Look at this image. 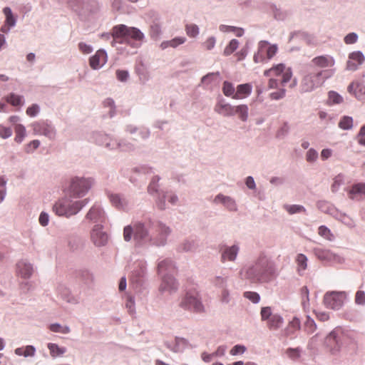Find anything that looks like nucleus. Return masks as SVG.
<instances>
[{
    "label": "nucleus",
    "instance_id": "5701e85b",
    "mask_svg": "<svg viewBox=\"0 0 365 365\" xmlns=\"http://www.w3.org/2000/svg\"><path fill=\"white\" fill-rule=\"evenodd\" d=\"M89 202V198L73 201L68 198L67 217L78 213Z\"/></svg>",
    "mask_w": 365,
    "mask_h": 365
},
{
    "label": "nucleus",
    "instance_id": "20e7f679",
    "mask_svg": "<svg viewBox=\"0 0 365 365\" xmlns=\"http://www.w3.org/2000/svg\"><path fill=\"white\" fill-rule=\"evenodd\" d=\"M153 226V222L149 220L147 223L137 222L133 226L127 225L123 229V239L125 242H130L133 235L134 240L138 245H142L145 242L150 243V235L148 228Z\"/></svg>",
    "mask_w": 365,
    "mask_h": 365
},
{
    "label": "nucleus",
    "instance_id": "0e129e2a",
    "mask_svg": "<svg viewBox=\"0 0 365 365\" xmlns=\"http://www.w3.org/2000/svg\"><path fill=\"white\" fill-rule=\"evenodd\" d=\"M344 178L341 175H338L334 178L333 183L331 186V191L336 192L339 187L343 184Z\"/></svg>",
    "mask_w": 365,
    "mask_h": 365
},
{
    "label": "nucleus",
    "instance_id": "39448f33",
    "mask_svg": "<svg viewBox=\"0 0 365 365\" xmlns=\"http://www.w3.org/2000/svg\"><path fill=\"white\" fill-rule=\"evenodd\" d=\"M93 185L91 178L83 177H75L71 180L69 186L70 196L75 198H80L85 196L91 188Z\"/></svg>",
    "mask_w": 365,
    "mask_h": 365
},
{
    "label": "nucleus",
    "instance_id": "412c9836",
    "mask_svg": "<svg viewBox=\"0 0 365 365\" xmlns=\"http://www.w3.org/2000/svg\"><path fill=\"white\" fill-rule=\"evenodd\" d=\"M34 131L38 135H43L49 139H53L56 136V130L47 123H36L33 125Z\"/></svg>",
    "mask_w": 365,
    "mask_h": 365
},
{
    "label": "nucleus",
    "instance_id": "e433bc0d",
    "mask_svg": "<svg viewBox=\"0 0 365 365\" xmlns=\"http://www.w3.org/2000/svg\"><path fill=\"white\" fill-rule=\"evenodd\" d=\"M198 248L197 242L192 240H185L178 247L180 252H195Z\"/></svg>",
    "mask_w": 365,
    "mask_h": 365
},
{
    "label": "nucleus",
    "instance_id": "c9c22d12",
    "mask_svg": "<svg viewBox=\"0 0 365 365\" xmlns=\"http://www.w3.org/2000/svg\"><path fill=\"white\" fill-rule=\"evenodd\" d=\"M47 347L52 358L61 357L67 351L66 347L60 346L55 343H48Z\"/></svg>",
    "mask_w": 365,
    "mask_h": 365
},
{
    "label": "nucleus",
    "instance_id": "5fc2aeb1",
    "mask_svg": "<svg viewBox=\"0 0 365 365\" xmlns=\"http://www.w3.org/2000/svg\"><path fill=\"white\" fill-rule=\"evenodd\" d=\"M161 34V26L159 24L153 22L150 27V36L154 40L158 39Z\"/></svg>",
    "mask_w": 365,
    "mask_h": 365
},
{
    "label": "nucleus",
    "instance_id": "b1692460",
    "mask_svg": "<svg viewBox=\"0 0 365 365\" xmlns=\"http://www.w3.org/2000/svg\"><path fill=\"white\" fill-rule=\"evenodd\" d=\"M107 61V53L104 50L100 49L97 51L95 55L89 59L90 66L94 69H98L103 66Z\"/></svg>",
    "mask_w": 365,
    "mask_h": 365
},
{
    "label": "nucleus",
    "instance_id": "2f4dec72",
    "mask_svg": "<svg viewBox=\"0 0 365 365\" xmlns=\"http://www.w3.org/2000/svg\"><path fill=\"white\" fill-rule=\"evenodd\" d=\"M252 92V86L250 83L238 85L233 99H243L250 95Z\"/></svg>",
    "mask_w": 365,
    "mask_h": 365
},
{
    "label": "nucleus",
    "instance_id": "423d86ee",
    "mask_svg": "<svg viewBox=\"0 0 365 365\" xmlns=\"http://www.w3.org/2000/svg\"><path fill=\"white\" fill-rule=\"evenodd\" d=\"M179 306L185 310L191 311L196 313H202L205 312L204 305L202 303L199 294L195 291L187 292L182 297Z\"/></svg>",
    "mask_w": 365,
    "mask_h": 365
},
{
    "label": "nucleus",
    "instance_id": "79ce46f5",
    "mask_svg": "<svg viewBox=\"0 0 365 365\" xmlns=\"http://www.w3.org/2000/svg\"><path fill=\"white\" fill-rule=\"evenodd\" d=\"M5 100L13 106H23L24 103V97L22 96L16 95L14 93L6 96Z\"/></svg>",
    "mask_w": 365,
    "mask_h": 365
},
{
    "label": "nucleus",
    "instance_id": "f704fd0d",
    "mask_svg": "<svg viewBox=\"0 0 365 365\" xmlns=\"http://www.w3.org/2000/svg\"><path fill=\"white\" fill-rule=\"evenodd\" d=\"M115 148L120 152H130L135 150V145L126 139H120L116 143H113Z\"/></svg>",
    "mask_w": 365,
    "mask_h": 365
},
{
    "label": "nucleus",
    "instance_id": "7ed1b4c3",
    "mask_svg": "<svg viewBox=\"0 0 365 365\" xmlns=\"http://www.w3.org/2000/svg\"><path fill=\"white\" fill-rule=\"evenodd\" d=\"M334 73L335 69L314 70L305 72L301 81V91L309 93L314 91L321 87Z\"/></svg>",
    "mask_w": 365,
    "mask_h": 365
},
{
    "label": "nucleus",
    "instance_id": "e2e57ef3",
    "mask_svg": "<svg viewBox=\"0 0 365 365\" xmlns=\"http://www.w3.org/2000/svg\"><path fill=\"white\" fill-rule=\"evenodd\" d=\"M309 289L307 287L304 286L301 289V294H302V304L304 308H306L309 306Z\"/></svg>",
    "mask_w": 365,
    "mask_h": 365
},
{
    "label": "nucleus",
    "instance_id": "a878e982",
    "mask_svg": "<svg viewBox=\"0 0 365 365\" xmlns=\"http://www.w3.org/2000/svg\"><path fill=\"white\" fill-rule=\"evenodd\" d=\"M171 203L172 205H176L178 202V197L173 193L170 192H163L161 196H160L156 200L157 205L159 209L165 210V200Z\"/></svg>",
    "mask_w": 365,
    "mask_h": 365
},
{
    "label": "nucleus",
    "instance_id": "09e8293b",
    "mask_svg": "<svg viewBox=\"0 0 365 365\" xmlns=\"http://www.w3.org/2000/svg\"><path fill=\"white\" fill-rule=\"evenodd\" d=\"M318 234L328 241L331 242L334 240V235L332 234L331 230L324 225H322L319 227Z\"/></svg>",
    "mask_w": 365,
    "mask_h": 365
},
{
    "label": "nucleus",
    "instance_id": "bb28decb",
    "mask_svg": "<svg viewBox=\"0 0 365 365\" xmlns=\"http://www.w3.org/2000/svg\"><path fill=\"white\" fill-rule=\"evenodd\" d=\"M17 272L23 278H29L33 274V267L31 263L25 260L19 262L16 264Z\"/></svg>",
    "mask_w": 365,
    "mask_h": 365
},
{
    "label": "nucleus",
    "instance_id": "6e6d98bb",
    "mask_svg": "<svg viewBox=\"0 0 365 365\" xmlns=\"http://www.w3.org/2000/svg\"><path fill=\"white\" fill-rule=\"evenodd\" d=\"M339 127L343 130H349L353 127V118L349 116H344L339 123Z\"/></svg>",
    "mask_w": 365,
    "mask_h": 365
},
{
    "label": "nucleus",
    "instance_id": "4be33fe9",
    "mask_svg": "<svg viewBox=\"0 0 365 365\" xmlns=\"http://www.w3.org/2000/svg\"><path fill=\"white\" fill-rule=\"evenodd\" d=\"M178 284L172 275L167 274L163 277L162 282L159 287L161 293L168 292L172 294L178 289Z\"/></svg>",
    "mask_w": 365,
    "mask_h": 365
},
{
    "label": "nucleus",
    "instance_id": "393cba45",
    "mask_svg": "<svg viewBox=\"0 0 365 365\" xmlns=\"http://www.w3.org/2000/svg\"><path fill=\"white\" fill-rule=\"evenodd\" d=\"M109 199L112 205L118 210H127L129 209V200L120 194H110Z\"/></svg>",
    "mask_w": 365,
    "mask_h": 365
},
{
    "label": "nucleus",
    "instance_id": "603ef678",
    "mask_svg": "<svg viewBox=\"0 0 365 365\" xmlns=\"http://www.w3.org/2000/svg\"><path fill=\"white\" fill-rule=\"evenodd\" d=\"M15 141L18 143H21L26 135L25 127L21 124H17L15 127Z\"/></svg>",
    "mask_w": 365,
    "mask_h": 365
},
{
    "label": "nucleus",
    "instance_id": "4c0bfd02",
    "mask_svg": "<svg viewBox=\"0 0 365 365\" xmlns=\"http://www.w3.org/2000/svg\"><path fill=\"white\" fill-rule=\"evenodd\" d=\"M283 323V317L278 314H274L273 317L267 322V327L270 330L276 331L282 326Z\"/></svg>",
    "mask_w": 365,
    "mask_h": 365
},
{
    "label": "nucleus",
    "instance_id": "f3484780",
    "mask_svg": "<svg viewBox=\"0 0 365 365\" xmlns=\"http://www.w3.org/2000/svg\"><path fill=\"white\" fill-rule=\"evenodd\" d=\"M146 266L143 262H136L133 264L130 280L133 283L140 285L145 275Z\"/></svg>",
    "mask_w": 365,
    "mask_h": 365
},
{
    "label": "nucleus",
    "instance_id": "6ab92c4d",
    "mask_svg": "<svg viewBox=\"0 0 365 365\" xmlns=\"http://www.w3.org/2000/svg\"><path fill=\"white\" fill-rule=\"evenodd\" d=\"M233 108L234 106L227 103L224 98L220 97L217 98L214 110L223 117L229 118L233 116Z\"/></svg>",
    "mask_w": 365,
    "mask_h": 365
},
{
    "label": "nucleus",
    "instance_id": "13d9d810",
    "mask_svg": "<svg viewBox=\"0 0 365 365\" xmlns=\"http://www.w3.org/2000/svg\"><path fill=\"white\" fill-rule=\"evenodd\" d=\"M160 180V177L156 175L153 177L150 184L148 186V192L150 195H153L158 191V182Z\"/></svg>",
    "mask_w": 365,
    "mask_h": 365
},
{
    "label": "nucleus",
    "instance_id": "6e6552de",
    "mask_svg": "<svg viewBox=\"0 0 365 365\" xmlns=\"http://www.w3.org/2000/svg\"><path fill=\"white\" fill-rule=\"evenodd\" d=\"M155 227V234L150 238V245L158 247L164 246L167 243L168 237L171 233V229L165 224L158 222Z\"/></svg>",
    "mask_w": 365,
    "mask_h": 365
},
{
    "label": "nucleus",
    "instance_id": "c756f323",
    "mask_svg": "<svg viewBox=\"0 0 365 365\" xmlns=\"http://www.w3.org/2000/svg\"><path fill=\"white\" fill-rule=\"evenodd\" d=\"M301 329V322L297 317H294L291 321L289 322L287 327L282 331L285 336L293 335L297 330Z\"/></svg>",
    "mask_w": 365,
    "mask_h": 365
},
{
    "label": "nucleus",
    "instance_id": "473e14b6",
    "mask_svg": "<svg viewBox=\"0 0 365 365\" xmlns=\"http://www.w3.org/2000/svg\"><path fill=\"white\" fill-rule=\"evenodd\" d=\"M58 292L61 299L68 303L76 304L78 302V299L72 295L71 291L63 285L58 287Z\"/></svg>",
    "mask_w": 365,
    "mask_h": 365
},
{
    "label": "nucleus",
    "instance_id": "49530a36",
    "mask_svg": "<svg viewBox=\"0 0 365 365\" xmlns=\"http://www.w3.org/2000/svg\"><path fill=\"white\" fill-rule=\"evenodd\" d=\"M284 209L290 215L306 212V209L300 205H284Z\"/></svg>",
    "mask_w": 365,
    "mask_h": 365
},
{
    "label": "nucleus",
    "instance_id": "7c9ffc66",
    "mask_svg": "<svg viewBox=\"0 0 365 365\" xmlns=\"http://www.w3.org/2000/svg\"><path fill=\"white\" fill-rule=\"evenodd\" d=\"M53 210L57 215L67 217L68 198H62L57 201L53 206Z\"/></svg>",
    "mask_w": 365,
    "mask_h": 365
},
{
    "label": "nucleus",
    "instance_id": "a19ab883",
    "mask_svg": "<svg viewBox=\"0 0 365 365\" xmlns=\"http://www.w3.org/2000/svg\"><path fill=\"white\" fill-rule=\"evenodd\" d=\"M175 266L171 259H165L158 262V273L160 274L163 272H171L174 269Z\"/></svg>",
    "mask_w": 365,
    "mask_h": 365
},
{
    "label": "nucleus",
    "instance_id": "f8f14e48",
    "mask_svg": "<svg viewBox=\"0 0 365 365\" xmlns=\"http://www.w3.org/2000/svg\"><path fill=\"white\" fill-rule=\"evenodd\" d=\"M335 64L334 58L330 55L318 56L312 58L309 64L310 68H314L315 70H329L332 69Z\"/></svg>",
    "mask_w": 365,
    "mask_h": 365
},
{
    "label": "nucleus",
    "instance_id": "f03ea898",
    "mask_svg": "<svg viewBox=\"0 0 365 365\" xmlns=\"http://www.w3.org/2000/svg\"><path fill=\"white\" fill-rule=\"evenodd\" d=\"M112 37L111 46L115 47L118 43L130 45L132 47L138 48L140 43L137 42L143 41L145 38L144 34L136 27H130L125 24H118L113 26L110 34L105 33L101 38L108 40Z\"/></svg>",
    "mask_w": 365,
    "mask_h": 365
},
{
    "label": "nucleus",
    "instance_id": "de8ad7c7",
    "mask_svg": "<svg viewBox=\"0 0 365 365\" xmlns=\"http://www.w3.org/2000/svg\"><path fill=\"white\" fill-rule=\"evenodd\" d=\"M356 194L365 195V183H356L351 187L349 191L350 198L354 200V195Z\"/></svg>",
    "mask_w": 365,
    "mask_h": 365
},
{
    "label": "nucleus",
    "instance_id": "4468645a",
    "mask_svg": "<svg viewBox=\"0 0 365 365\" xmlns=\"http://www.w3.org/2000/svg\"><path fill=\"white\" fill-rule=\"evenodd\" d=\"M91 239L96 247L105 246L108 241V235L103 231V226L100 224L94 225L91 231Z\"/></svg>",
    "mask_w": 365,
    "mask_h": 365
},
{
    "label": "nucleus",
    "instance_id": "2eb2a0df",
    "mask_svg": "<svg viewBox=\"0 0 365 365\" xmlns=\"http://www.w3.org/2000/svg\"><path fill=\"white\" fill-rule=\"evenodd\" d=\"M240 252V246L237 244L231 246L224 245L220 249V260L222 263L226 262H235Z\"/></svg>",
    "mask_w": 365,
    "mask_h": 365
},
{
    "label": "nucleus",
    "instance_id": "58836bf2",
    "mask_svg": "<svg viewBox=\"0 0 365 365\" xmlns=\"http://www.w3.org/2000/svg\"><path fill=\"white\" fill-rule=\"evenodd\" d=\"M308 259L304 254H298L296 257V263L297 265V272L300 276L304 275L307 269Z\"/></svg>",
    "mask_w": 365,
    "mask_h": 365
},
{
    "label": "nucleus",
    "instance_id": "0eeeda50",
    "mask_svg": "<svg viewBox=\"0 0 365 365\" xmlns=\"http://www.w3.org/2000/svg\"><path fill=\"white\" fill-rule=\"evenodd\" d=\"M277 44L270 45L267 41H260L258 43L257 51L253 56L255 63H266L270 60L277 52Z\"/></svg>",
    "mask_w": 365,
    "mask_h": 365
},
{
    "label": "nucleus",
    "instance_id": "f257e3e1",
    "mask_svg": "<svg viewBox=\"0 0 365 365\" xmlns=\"http://www.w3.org/2000/svg\"><path fill=\"white\" fill-rule=\"evenodd\" d=\"M240 274L250 283H267L277 276V267L269 257L261 253L255 259L245 265Z\"/></svg>",
    "mask_w": 365,
    "mask_h": 365
},
{
    "label": "nucleus",
    "instance_id": "774afa93",
    "mask_svg": "<svg viewBox=\"0 0 365 365\" xmlns=\"http://www.w3.org/2000/svg\"><path fill=\"white\" fill-rule=\"evenodd\" d=\"M187 34L190 37H196L199 34V28L195 24H189L186 26Z\"/></svg>",
    "mask_w": 365,
    "mask_h": 365
},
{
    "label": "nucleus",
    "instance_id": "9d476101",
    "mask_svg": "<svg viewBox=\"0 0 365 365\" xmlns=\"http://www.w3.org/2000/svg\"><path fill=\"white\" fill-rule=\"evenodd\" d=\"M342 334L337 330L331 331L324 339V346L327 350L333 355L339 352L342 346Z\"/></svg>",
    "mask_w": 365,
    "mask_h": 365
},
{
    "label": "nucleus",
    "instance_id": "338daca9",
    "mask_svg": "<svg viewBox=\"0 0 365 365\" xmlns=\"http://www.w3.org/2000/svg\"><path fill=\"white\" fill-rule=\"evenodd\" d=\"M318 158V153L314 148H310L306 153V160L309 163H314Z\"/></svg>",
    "mask_w": 365,
    "mask_h": 365
},
{
    "label": "nucleus",
    "instance_id": "c03bdc74",
    "mask_svg": "<svg viewBox=\"0 0 365 365\" xmlns=\"http://www.w3.org/2000/svg\"><path fill=\"white\" fill-rule=\"evenodd\" d=\"M3 13L6 16L4 24L9 26V27H14L16 24V19L13 15L12 11L9 7H5L3 9Z\"/></svg>",
    "mask_w": 365,
    "mask_h": 365
},
{
    "label": "nucleus",
    "instance_id": "a18cd8bd",
    "mask_svg": "<svg viewBox=\"0 0 365 365\" xmlns=\"http://www.w3.org/2000/svg\"><path fill=\"white\" fill-rule=\"evenodd\" d=\"M227 281L228 277H227L215 276L212 279V283L215 287L223 290L225 289H227Z\"/></svg>",
    "mask_w": 365,
    "mask_h": 365
},
{
    "label": "nucleus",
    "instance_id": "a211bd4d",
    "mask_svg": "<svg viewBox=\"0 0 365 365\" xmlns=\"http://www.w3.org/2000/svg\"><path fill=\"white\" fill-rule=\"evenodd\" d=\"M101 5L98 0H83L79 15H93L101 11Z\"/></svg>",
    "mask_w": 365,
    "mask_h": 365
},
{
    "label": "nucleus",
    "instance_id": "dca6fc26",
    "mask_svg": "<svg viewBox=\"0 0 365 365\" xmlns=\"http://www.w3.org/2000/svg\"><path fill=\"white\" fill-rule=\"evenodd\" d=\"M313 253L321 261L335 263H341L344 261L341 256L329 250L316 247L313 249Z\"/></svg>",
    "mask_w": 365,
    "mask_h": 365
},
{
    "label": "nucleus",
    "instance_id": "37998d69",
    "mask_svg": "<svg viewBox=\"0 0 365 365\" xmlns=\"http://www.w3.org/2000/svg\"><path fill=\"white\" fill-rule=\"evenodd\" d=\"M48 329L52 332L61 333L63 334H68L71 332V328L68 326H63L59 323H53L49 324Z\"/></svg>",
    "mask_w": 365,
    "mask_h": 365
},
{
    "label": "nucleus",
    "instance_id": "cd10ccee",
    "mask_svg": "<svg viewBox=\"0 0 365 365\" xmlns=\"http://www.w3.org/2000/svg\"><path fill=\"white\" fill-rule=\"evenodd\" d=\"M125 131L130 135H133L135 133L138 132V137L134 138L135 140H138V139L145 140L148 138L150 133L149 129L145 128L139 129L136 125L132 124L126 125Z\"/></svg>",
    "mask_w": 365,
    "mask_h": 365
},
{
    "label": "nucleus",
    "instance_id": "4d7b16f0",
    "mask_svg": "<svg viewBox=\"0 0 365 365\" xmlns=\"http://www.w3.org/2000/svg\"><path fill=\"white\" fill-rule=\"evenodd\" d=\"M302 349L299 347L297 348H288L285 353L288 358L293 361H296L301 356Z\"/></svg>",
    "mask_w": 365,
    "mask_h": 365
},
{
    "label": "nucleus",
    "instance_id": "864d4df0",
    "mask_svg": "<svg viewBox=\"0 0 365 365\" xmlns=\"http://www.w3.org/2000/svg\"><path fill=\"white\" fill-rule=\"evenodd\" d=\"M304 329L309 334H312L317 329V324L314 320L309 316L307 317V319L304 325Z\"/></svg>",
    "mask_w": 365,
    "mask_h": 365
},
{
    "label": "nucleus",
    "instance_id": "8fccbe9b",
    "mask_svg": "<svg viewBox=\"0 0 365 365\" xmlns=\"http://www.w3.org/2000/svg\"><path fill=\"white\" fill-rule=\"evenodd\" d=\"M222 93L227 97H232L235 94V89L233 84L229 81H224L222 85Z\"/></svg>",
    "mask_w": 365,
    "mask_h": 365
},
{
    "label": "nucleus",
    "instance_id": "c85d7f7f",
    "mask_svg": "<svg viewBox=\"0 0 365 365\" xmlns=\"http://www.w3.org/2000/svg\"><path fill=\"white\" fill-rule=\"evenodd\" d=\"M93 139L97 144L105 146L109 150H114L115 148L114 144L110 143L109 136L105 133L100 132L94 133Z\"/></svg>",
    "mask_w": 365,
    "mask_h": 365
},
{
    "label": "nucleus",
    "instance_id": "aec40b11",
    "mask_svg": "<svg viewBox=\"0 0 365 365\" xmlns=\"http://www.w3.org/2000/svg\"><path fill=\"white\" fill-rule=\"evenodd\" d=\"M213 202L215 204L222 205L225 207V208L230 212L237 211V202L235 200L230 196L225 195L222 193H220L215 197Z\"/></svg>",
    "mask_w": 365,
    "mask_h": 365
},
{
    "label": "nucleus",
    "instance_id": "69168bd1",
    "mask_svg": "<svg viewBox=\"0 0 365 365\" xmlns=\"http://www.w3.org/2000/svg\"><path fill=\"white\" fill-rule=\"evenodd\" d=\"M244 297L256 304L259 302V294L255 292H245L243 294Z\"/></svg>",
    "mask_w": 365,
    "mask_h": 365
},
{
    "label": "nucleus",
    "instance_id": "680f3d73",
    "mask_svg": "<svg viewBox=\"0 0 365 365\" xmlns=\"http://www.w3.org/2000/svg\"><path fill=\"white\" fill-rule=\"evenodd\" d=\"M343 101V98L335 91L329 92V104H339Z\"/></svg>",
    "mask_w": 365,
    "mask_h": 365
},
{
    "label": "nucleus",
    "instance_id": "3c124183",
    "mask_svg": "<svg viewBox=\"0 0 365 365\" xmlns=\"http://www.w3.org/2000/svg\"><path fill=\"white\" fill-rule=\"evenodd\" d=\"M173 344L174 346L173 348H172V351L178 353L181 352L184 350L187 344V341L183 338L176 337L175 339Z\"/></svg>",
    "mask_w": 365,
    "mask_h": 365
},
{
    "label": "nucleus",
    "instance_id": "9b49d317",
    "mask_svg": "<svg viewBox=\"0 0 365 365\" xmlns=\"http://www.w3.org/2000/svg\"><path fill=\"white\" fill-rule=\"evenodd\" d=\"M345 299V292H327L325 294L324 297V304L327 308L338 310L343 306Z\"/></svg>",
    "mask_w": 365,
    "mask_h": 365
},
{
    "label": "nucleus",
    "instance_id": "1a4fd4ad",
    "mask_svg": "<svg viewBox=\"0 0 365 365\" xmlns=\"http://www.w3.org/2000/svg\"><path fill=\"white\" fill-rule=\"evenodd\" d=\"M106 213L99 202H95L85 215V220L95 225H102L106 220Z\"/></svg>",
    "mask_w": 365,
    "mask_h": 365
},
{
    "label": "nucleus",
    "instance_id": "72a5a7b5",
    "mask_svg": "<svg viewBox=\"0 0 365 365\" xmlns=\"http://www.w3.org/2000/svg\"><path fill=\"white\" fill-rule=\"evenodd\" d=\"M233 116L237 115L240 120L246 122L249 117V108L246 104L234 106Z\"/></svg>",
    "mask_w": 365,
    "mask_h": 365
},
{
    "label": "nucleus",
    "instance_id": "ea45409f",
    "mask_svg": "<svg viewBox=\"0 0 365 365\" xmlns=\"http://www.w3.org/2000/svg\"><path fill=\"white\" fill-rule=\"evenodd\" d=\"M269 10L273 17L277 21H283L288 16L287 11L282 10L273 4L269 6Z\"/></svg>",
    "mask_w": 365,
    "mask_h": 365
},
{
    "label": "nucleus",
    "instance_id": "ddd939ff",
    "mask_svg": "<svg viewBox=\"0 0 365 365\" xmlns=\"http://www.w3.org/2000/svg\"><path fill=\"white\" fill-rule=\"evenodd\" d=\"M327 205V204L324 202H319V209L325 213L332 215L335 219L341 221L343 224L349 227H353L355 226V222L351 217L347 215L346 213H343L339 211L335 207H330L329 210H324L323 205Z\"/></svg>",
    "mask_w": 365,
    "mask_h": 365
},
{
    "label": "nucleus",
    "instance_id": "bf43d9fd",
    "mask_svg": "<svg viewBox=\"0 0 365 365\" xmlns=\"http://www.w3.org/2000/svg\"><path fill=\"white\" fill-rule=\"evenodd\" d=\"M239 46V41L237 39H232L230 41L229 44L225 47L224 50V55L229 56Z\"/></svg>",
    "mask_w": 365,
    "mask_h": 365
},
{
    "label": "nucleus",
    "instance_id": "052dcab7",
    "mask_svg": "<svg viewBox=\"0 0 365 365\" xmlns=\"http://www.w3.org/2000/svg\"><path fill=\"white\" fill-rule=\"evenodd\" d=\"M349 59L356 61L359 65H361L365 61V56L361 51H354L349 55Z\"/></svg>",
    "mask_w": 365,
    "mask_h": 365
}]
</instances>
